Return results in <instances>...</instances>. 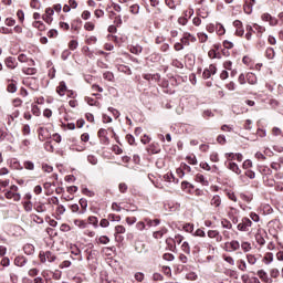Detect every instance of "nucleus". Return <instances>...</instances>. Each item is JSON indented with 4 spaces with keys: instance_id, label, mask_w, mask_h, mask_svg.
<instances>
[{
    "instance_id": "nucleus-18",
    "label": "nucleus",
    "mask_w": 283,
    "mask_h": 283,
    "mask_svg": "<svg viewBox=\"0 0 283 283\" xmlns=\"http://www.w3.org/2000/svg\"><path fill=\"white\" fill-rule=\"evenodd\" d=\"M247 81L250 85H255L258 83V76H255L253 73H248Z\"/></svg>"
},
{
    "instance_id": "nucleus-34",
    "label": "nucleus",
    "mask_w": 283,
    "mask_h": 283,
    "mask_svg": "<svg viewBox=\"0 0 283 283\" xmlns=\"http://www.w3.org/2000/svg\"><path fill=\"white\" fill-rule=\"evenodd\" d=\"M33 28H36L38 30H40V32H43V30H45V24H43V22L41 21H35L33 22Z\"/></svg>"
},
{
    "instance_id": "nucleus-41",
    "label": "nucleus",
    "mask_w": 283,
    "mask_h": 283,
    "mask_svg": "<svg viewBox=\"0 0 283 283\" xmlns=\"http://www.w3.org/2000/svg\"><path fill=\"white\" fill-rule=\"evenodd\" d=\"M263 261L265 262V264H271V262H273V253H266Z\"/></svg>"
},
{
    "instance_id": "nucleus-23",
    "label": "nucleus",
    "mask_w": 283,
    "mask_h": 283,
    "mask_svg": "<svg viewBox=\"0 0 283 283\" xmlns=\"http://www.w3.org/2000/svg\"><path fill=\"white\" fill-rule=\"evenodd\" d=\"M245 30H247L245 39H247V41H251V39L253 36V27L247 25Z\"/></svg>"
},
{
    "instance_id": "nucleus-21",
    "label": "nucleus",
    "mask_w": 283,
    "mask_h": 283,
    "mask_svg": "<svg viewBox=\"0 0 283 283\" xmlns=\"http://www.w3.org/2000/svg\"><path fill=\"white\" fill-rule=\"evenodd\" d=\"M165 233H167V229L163 228L161 230L154 232L153 237L155 238V240H160V238H163Z\"/></svg>"
},
{
    "instance_id": "nucleus-64",
    "label": "nucleus",
    "mask_w": 283,
    "mask_h": 283,
    "mask_svg": "<svg viewBox=\"0 0 283 283\" xmlns=\"http://www.w3.org/2000/svg\"><path fill=\"white\" fill-rule=\"evenodd\" d=\"M56 212H57L60 216H63V213H65V206H63V205L57 206Z\"/></svg>"
},
{
    "instance_id": "nucleus-8",
    "label": "nucleus",
    "mask_w": 283,
    "mask_h": 283,
    "mask_svg": "<svg viewBox=\"0 0 283 283\" xmlns=\"http://www.w3.org/2000/svg\"><path fill=\"white\" fill-rule=\"evenodd\" d=\"M18 61H19L20 63H27V65H28L29 67L34 66V60L29 59L28 55H25V54H23V53L18 56Z\"/></svg>"
},
{
    "instance_id": "nucleus-15",
    "label": "nucleus",
    "mask_w": 283,
    "mask_h": 283,
    "mask_svg": "<svg viewBox=\"0 0 283 283\" xmlns=\"http://www.w3.org/2000/svg\"><path fill=\"white\" fill-rule=\"evenodd\" d=\"M15 266H25L28 264V260L24 256H17L14 259Z\"/></svg>"
},
{
    "instance_id": "nucleus-26",
    "label": "nucleus",
    "mask_w": 283,
    "mask_h": 283,
    "mask_svg": "<svg viewBox=\"0 0 283 283\" xmlns=\"http://www.w3.org/2000/svg\"><path fill=\"white\" fill-rule=\"evenodd\" d=\"M266 59H275V50L273 48H268L265 51Z\"/></svg>"
},
{
    "instance_id": "nucleus-61",
    "label": "nucleus",
    "mask_w": 283,
    "mask_h": 283,
    "mask_svg": "<svg viewBox=\"0 0 283 283\" xmlns=\"http://www.w3.org/2000/svg\"><path fill=\"white\" fill-rule=\"evenodd\" d=\"M99 227H102L103 229H107V227H109V220L102 219L99 222Z\"/></svg>"
},
{
    "instance_id": "nucleus-40",
    "label": "nucleus",
    "mask_w": 283,
    "mask_h": 283,
    "mask_svg": "<svg viewBox=\"0 0 283 283\" xmlns=\"http://www.w3.org/2000/svg\"><path fill=\"white\" fill-rule=\"evenodd\" d=\"M198 39L200 43H207L209 35H207V33H198Z\"/></svg>"
},
{
    "instance_id": "nucleus-49",
    "label": "nucleus",
    "mask_w": 283,
    "mask_h": 283,
    "mask_svg": "<svg viewBox=\"0 0 283 283\" xmlns=\"http://www.w3.org/2000/svg\"><path fill=\"white\" fill-rule=\"evenodd\" d=\"M30 6L34 10H39V8H41V3L39 2V0H31Z\"/></svg>"
},
{
    "instance_id": "nucleus-6",
    "label": "nucleus",
    "mask_w": 283,
    "mask_h": 283,
    "mask_svg": "<svg viewBox=\"0 0 283 283\" xmlns=\"http://www.w3.org/2000/svg\"><path fill=\"white\" fill-rule=\"evenodd\" d=\"M233 25L235 27V35L237 36H244V27L242 25V21L235 20L233 22Z\"/></svg>"
},
{
    "instance_id": "nucleus-32",
    "label": "nucleus",
    "mask_w": 283,
    "mask_h": 283,
    "mask_svg": "<svg viewBox=\"0 0 283 283\" xmlns=\"http://www.w3.org/2000/svg\"><path fill=\"white\" fill-rule=\"evenodd\" d=\"M221 226L223 227V229H233V224L227 219L221 220Z\"/></svg>"
},
{
    "instance_id": "nucleus-22",
    "label": "nucleus",
    "mask_w": 283,
    "mask_h": 283,
    "mask_svg": "<svg viewBox=\"0 0 283 283\" xmlns=\"http://www.w3.org/2000/svg\"><path fill=\"white\" fill-rule=\"evenodd\" d=\"M145 222L147 227H158V224H160V221L158 219L151 220L149 218H146Z\"/></svg>"
},
{
    "instance_id": "nucleus-58",
    "label": "nucleus",
    "mask_w": 283,
    "mask_h": 283,
    "mask_svg": "<svg viewBox=\"0 0 283 283\" xmlns=\"http://www.w3.org/2000/svg\"><path fill=\"white\" fill-rule=\"evenodd\" d=\"M210 160H211L212 163H220V157H218V153H212V154L210 155Z\"/></svg>"
},
{
    "instance_id": "nucleus-53",
    "label": "nucleus",
    "mask_w": 283,
    "mask_h": 283,
    "mask_svg": "<svg viewBox=\"0 0 283 283\" xmlns=\"http://www.w3.org/2000/svg\"><path fill=\"white\" fill-rule=\"evenodd\" d=\"M135 280L137 282H143L145 280V274H143V272L135 273Z\"/></svg>"
},
{
    "instance_id": "nucleus-59",
    "label": "nucleus",
    "mask_w": 283,
    "mask_h": 283,
    "mask_svg": "<svg viewBox=\"0 0 283 283\" xmlns=\"http://www.w3.org/2000/svg\"><path fill=\"white\" fill-rule=\"evenodd\" d=\"M126 140L129 145H134L136 143V138H134V135H126Z\"/></svg>"
},
{
    "instance_id": "nucleus-5",
    "label": "nucleus",
    "mask_w": 283,
    "mask_h": 283,
    "mask_svg": "<svg viewBox=\"0 0 283 283\" xmlns=\"http://www.w3.org/2000/svg\"><path fill=\"white\" fill-rule=\"evenodd\" d=\"M180 41L182 45H189V43H196V36H193L191 33H184Z\"/></svg>"
},
{
    "instance_id": "nucleus-29",
    "label": "nucleus",
    "mask_w": 283,
    "mask_h": 283,
    "mask_svg": "<svg viewBox=\"0 0 283 283\" xmlns=\"http://www.w3.org/2000/svg\"><path fill=\"white\" fill-rule=\"evenodd\" d=\"M237 264H239L238 265V269H239V271H247V261L245 260H239V261H237Z\"/></svg>"
},
{
    "instance_id": "nucleus-44",
    "label": "nucleus",
    "mask_w": 283,
    "mask_h": 283,
    "mask_svg": "<svg viewBox=\"0 0 283 283\" xmlns=\"http://www.w3.org/2000/svg\"><path fill=\"white\" fill-rule=\"evenodd\" d=\"M108 220H111V222H120V216H116V214H108Z\"/></svg>"
},
{
    "instance_id": "nucleus-19",
    "label": "nucleus",
    "mask_w": 283,
    "mask_h": 283,
    "mask_svg": "<svg viewBox=\"0 0 283 283\" xmlns=\"http://www.w3.org/2000/svg\"><path fill=\"white\" fill-rule=\"evenodd\" d=\"M210 205L212 207H220V205H222V200L220 199V196H213L211 201H210Z\"/></svg>"
},
{
    "instance_id": "nucleus-4",
    "label": "nucleus",
    "mask_w": 283,
    "mask_h": 283,
    "mask_svg": "<svg viewBox=\"0 0 283 283\" xmlns=\"http://www.w3.org/2000/svg\"><path fill=\"white\" fill-rule=\"evenodd\" d=\"M218 72V69L216 65L211 64L208 69L203 70L202 77L203 78H211L216 73Z\"/></svg>"
},
{
    "instance_id": "nucleus-56",
    "label": "nucleus",
    "mask_w": 283,
    "mask_h": 283,
    "mask_svg": "<svg viewBox=\"0 0 283 283\" xmlns=\"http://www.w3.org/2000/svg\"><path fill=\"white\" fill-rule=\"evenodd\" d=\"M87 160H88V163H91V165H97V163H98V159L94 155H90L87 157Z\"/></svg>"
},
{
    "instance_id": "nucleus-54",
    "label": "nucleus",
    "mask_w": 283,
    "mask_h": 283,
    "mask_svg": "<svg viewBox=\"0 0 283 283\" xmlns=\"http://www.w3.org/2000/svg\"><path fill=\"white\" fill-rule=\"evenodd\" d=\"M23 207H24V211H32V201H24L23 203Z\"/></svg>"
},
{
    "instance_id": "nucleus-60",
    "label": "nucleus",
    "mask_w": 283,
    "mask_h": 283,
    "mask_svg": "<svg viewBox=\"0 0 283 283\" xmlns=\"http://www.w3.org/2000/svg\"><path fill=\"white\" fill-rule=\"evenodd\" d=\"M251 167H253V161H251V159L243 163V169H251Z\"/></svg>"
},
{
    "instance_id": "nucleus-46",
    "label": "nucleus",
    "mask_w": 283,
    "mask_h": 283,
    "mask_svg": "<svg viewBox=\"0 0 283 283\" xmlns=\"http://www.w3.org/2000/svg\"><path fill=\"white\" fill-rule=\"evenodd\" d=\"M103 76H104V78H105L106 81H114V73H112V72H109V71L105 72V73L103 74Z\"/></svg>"
},
{
    "instance_id": "nucleus-48",
    "label": "nucleus",
    "mask_w": 283,
    "mask_h": 283,
    "mask_svg": "<svg viewBox=\"0 0 283 283\" xmlns=\"http://www.w3.org/2000/svg\"><path fill=\"white\" fill-rule=\"evenodd\" d=\"M70 50L74 51L76 48H78V42L76 40H71L69 43Z\"/></svg>"
},
{
    "instance_id": "nucleus-3",
    "label": "nucleus",
    "mask_w": 283,
    "mask_h": 283,
    "mask_svg": "<svg viewBox=\"0 0 283 283\" xmlns=\"http://www.w3.org/2000/svg\"><path fill=\"white\" fill-rule=\"evenodd\" d=\"M240 249V242L239 241H230L224 243V251L228 253H233V251H238Z\"/></svg>"
},
{
    "instance_id": "nucleus-31",
    "label": "nucleus",
    "mask_w": 283,
    "mask_h": 283,
    "mask_svg": "<svg viewBox=\"0 0 283 283\" xmlns=\"http://www.w3.org/2000/svg\"><path fill=\"white\" fill-rule=\"evenodd\" d=\"M255 240L260 247H264L266 244V241L264 240V237H262L260 233L255 234Z\"/></svg>"
},
{
    "instance_id": "nucleus-55",
    "label": "nucleus",
    "mask_w": 283,
    "mask_h": 283,
    "mask_svg": "<svg viewBox=\"0 0 283 283\" xmlns=\"http://www.w3.org/2000/svg\"><path fill=\"white\" fill-rule=\"evenodd\" d=\"M163 258H164V260H166L167 262H174V260H175V256H174V254H171V253H165Z\"/></svg>"
},
{
    "instance_id": "nucleus-16",
    "label": "nucleus",
    "mask_w": 283,
    "mask_h": 283,
    "mask_svg": "<svg viewBox=\"0 0 283 283\" xmlns=\"http://www.w3.org/2000/svg\"><path fill=\"white\" fill-rule=\"evenodd\" d=\"M228 169H230V171H233L238 176H240V174H242V170H240V167L235 163H230L228 166Z\"/></svg>"
},
{
    "instance_id": "nucleus-38",
    "label": "nucleus",
    "mask_w": 283,
    "mask_h": 283,
    "mask_svg": "<svg viewBox=\"0 0 283 283\" xmlns=\"http://www.w3.org/2000/svg\"><path fill=\"white\" fill-rule=\"evenodd\" d=\"M245 258L248 260V263H250L252 265L255 264V262H258V259L253 254H247Z\"/></svg>"
},
{
    "instance_id": "nucleus-51",
    "label": "nucleus",
    "mask_w": 283,
    "mask_h": 283,
    "mask_svg": "<svg viewBox=\"0 0 283 283\" xmlns=\"http://www.w3.org/2000/svg\"><path fill=\"white\" fill-rule=\"evenodd\" d=\"M108 112H112V114H113V116H115V118L120 117V112H118V109H116L114 107H108Z\"/></svg>"
},
{
    "instance_id": "nucleus-17",
    "label": "nucleus",
    "mask_w": 283,
    "mask_h": 283,
    "mask_svg": "<svg viewBox=\"0 0 283 283\" xmlns=\"http://www.w3.org/2000/svg\"><path fill=\"white\" fill-rule=\"evenodd\" d=\"M23 74H27V76H33V74H36V69L31 66H24L22 69Z\"/></svg>"
},
{
    "instance_id": "nucleus-35",
    "label": "nucleus",
    "mask_w": 283,
    "mask_h": 283,
    "mask_svg": "<svg viewBox=\"0 0 283 283\" xmlns=\"http://www.w3.org/2000/svg\"><path fill=\"white\" fill-rule=\"evenodd\" d=\"M129 12H130L132 14H138V13L140 12V6H138V4H133V6H130Z\"/></svg>"
},
{
    "instance_id": "nucleus-24",
    "label": "nucleus",
    "mask_w": 283,
    "mask_h": 283,
    "mask_svg": "<svg viewBox=\"0 0 283 283\" xmlns=\"http://www.w3.org/2000/svg\"><path fill=\"white\" fill-rule=\"evenodd\" d=\"M97 136L99 138H104L106 140V143H109V138H107V129L105 128H101L97 133Z\"/></svg>"
},
{
    "instance_id": "nucleus-47",
    "label": "nucleus",
    "mask_w": 283,
    "mask_h": 283,
    "mask_svg": "<svg viewBox=\"0 0 283 283\" xmlns=\"http://www.w3.org/2000/svg\"><path fill=\"white\" fill-rule=\"evenodd\" d=\"M94 28H95V25H94L93 22H86V23L84 24V30H87L88 32L94 31Z\"/></svg>"
},
{
    "instance_id": "nucleus-39",
    "label": "nucleus",
    "mask_w": 283,
    "mask_h": 283,
    "mask_svg": "<svg viewBox=\"0 0 283 283\" xmlns=\"http://www.w3.org/2000/svg\"><path fill=\"white\" fill-rule=\"evenodd\" d=\"M98 243H99V244H109V237H107V235H101V237L98 238Z\"/></svg>"
},
{
    "instance_id": "nucleus-63",
    "label": "nucleus",
    "mask_w": 283,
    "mask_h": 283,
    "mask_svg": "<svg viewBox=\"0 0 283 283\" xmlns=\"http://www.w3.org/2000/svg\"><path fill=\"white\" fill-rule=\"evenodd\" d=\"M136 217H127L126 218V223L132 226V224H136Z\"/></svg>"
},
{
    "instance_id": "nucleus-11",
    "label": "nucleus",
    "mask_w": 283,
    "mask_h": 283,
    "mask_svg": "<svg viewBox=\"0 0 283 283\" xmlns=\"http://www.w3.org/2000/svg\"><path fill=\"white\" fill-rule=\"evenodd\" d=\"M56 92L59 95L65 96V92H67V85H65L64 81L60 82Z\"/></svg>"
},
{
    "instance_id": "nucleus-33",
    "label": "nucleus",
    "mask_w": 283,
    "mask_h": 283,
    "mask_svg": "<svg viewBox=\"0 0 283 283\" xmlns=\"http://www.w3.org/2000/svg\"><path fill=\"white\" fill-rule=\"evenodd\" d=\"M181 250L184 251V253H187V255H189V253H191V248L189 247V243L187 241H185L181 244Z\"/></svg>"
},
{
    "instance_id": "nucleus-37",
    "label": "nucleus",
    "mask_w": 283,
    "mask_h": 283,
    "mask_svg": "<svg viewBox=\"0 0 283 283\" xmlns=\"http://www.w3.org/2000/svg\"><path fill=\"white\" fill-rule=\"evenodd\" d=\"M125 231H126V229L124 226H116L115 227V238H116V235L125 233Z\"/></svg>"
},
{
    "instance_id": "nucleus-2",
    "label": "nucleus",
    "mask_w": 283,
    "mask_h": 283,
    "mask_svg": "<svg viewBox=\"0 0 283 283\" xmlns=\"http://www.w3.org/2000/svg\"><path fill=\"white\" fill-rule=\"evenodd\" d=\"M39 258L42 263L54 262L56 260V255H54V253L50 251H46V252L41 251L39 254Z\"/></svg>"
},
{
    "instance_id": "nucleus-45",
    "label": "nucleus",
    "mask_w": 283,
    "mask_h": 283,
    "mask_svg": "<svg viewBox=\"0 0 283 283\" xmlns=\"http://www.w3.org/2000/svg\"><path fill=\"white\" fill-rule=\"evenodd\" d=\"M31 112L33 116H41V109H39V106L32 105Z\"/></svg>"
},
{
    "instance_id": "nucleus-9",
    "label": "nucleus",
    "mask_w": 283,
    "mask_h": 283,
    "mask_svg": "<svg viewBox=\"0 0 283 283\" xmlns=\"http://www.w3.org/2000/svg\"><path fill=\"white\" fill-rule=\"evenodd\" d=\"M208 238H211L217 241V242H222V235L220 234V231L218 230H209L208 231Z\"/></svg>"
},
{
    "instance_id": "nucleus-13",
    "label": "nucleus",
    "mask_w": 283,
    "mask_h": 283,
    "mask_svg": "<svg viewBox=\"0 0 283 283\" xmlns=\"http://www.w3.org/2000/svg\"><path fill=\"white\" fill-rule=\"evenodd\" d=\"M196 181L200 182V185H202L203 187H209V181L206 180L205 175H202V174L196 175Z\"/></svg>"
},
{
    "instance_id": "nucleus-57",
    "label": "nucleus",
    "mask_w": 283,
    "mask_h": 283,
    "mask_svg": "<svg viewBox=\"0 0 283 283\" xmlns=\"http://www.w3.org/2000/svg\"><path fill=\"white\" fill-rule=\"evenodd\" d=\"M32 220H33V222H36V224H43V218H41L36 214L32 216Z\"/></svg>"
},
{
    "instance_id": "nucleus-52",
    "label": "nucleus",
    "mask_w": 283,
    "mask_h": 283,
    "mask_svg": "<svg viewBox=\"0 0 283 283\" xmlns=\"http://www.w3.org/2000/svg\"><path fill=\"white\" fill-rule=\"evenodd\" d=\"M187 160H188L189 165H198V159H196L195 155L188 156Z\"/></svg>"
},
{
    "instance_id": "nucleus-14",
    "label": "nucleus",
    "mask_w": 283,
    "mask_h": 283,
    "mask_svg": "<svg viewBox=\"0 0 283 283\" xmlns=\"http://www.w3.org/2000/svg\"><path fill=\"white\" fill-rule=\"evenodd\" d=\"M80 206H81V210L78 212L80 216H83L85 213V211H87V199H80Z\"/></svg>"
},
{
    "instance_id": "nucleus-25",
    "label": "nucleus",
    "mask_w": 283,
    "mask_h": 283,
    "mask_svg": "<svg viewBox=\"0 0 283 283\" xmlns=\"http://www.w3.org/2000/svg\"><path fill=\"white\" fill-rule=\"evenodd\" d=\"M88 224H93L94 229H98V218L94 216L88 217Z\"/></svg>"
},
{
    "instance_id": "nucleus-12",
    "label": "nucleus",
    "mask_w": 283,
    "mask_h": 283,
    "mask_svg": "<svg viewBox=\"0 0 283 283\" xmlns=\"http://www.w3.org/2000/svg\"><path fill=\"white\" fill-rule=\"evenodd\" d=\"M182 240H185V237L178 234L175 237V240L169 238L166 240V243L167 244H171V242H174L175 244H182Z\"/></svg>"
},
{
    "instance_id": "nucleus-20",
    "label": "nucleus",
    "mask_w": 283,
    "mask_h": 283,
    "mask_svg": "<svg viewBox=\"0 0 283 283\" xmlns=\"http://www.w3.org/2000/svg\"><path fill=\"white\" fill-rule=\"evenodd\" d=\"M74 224L78 227V229H87V222H85V220L75 219Z\"/></svg>"
},
{
    "instance_id": "nucleus-28",
    "label": "nucleus",
    "mask_w": 283,
    "mask_h": 283,
    "mask_svg": "<svg viewBox=\"0 0 283 283\" xmlns=\"http://www.w3.org/2000/svg\"><path fill=\"white\" fill-rule=\"evenodd\" d=\"M7 91L10 92V94H14V92H17V83L11 81L7 86Z\"/></svg>"
},
{
    "instance_id": "nucleus-62",
    "label": "nucleus",
    "mask_w": 283,
    "mask_h": 283,
    "mask_svg": "<svg viewBox=\"0 0 283 283\" xmlns=\"http://www.w3.org/2000/svg\"><path fill=\"white\" fill-rule=\"evenodd\" d=\"M149 150L151 154H160V148L156 147V145H150Z\"/></svg>"
},
{
    "instance_id": "nucleus-1",
    "label": "nucleus",
    "mask_w": 283,
    "mask_h": 283,
    "mask_svg": "<svg viewBox=\"0 0 283 283\" xmlns=\"http://www.w3.org/2000/svg\"><path fill=\"white\" fill-rule=\"evenodd\" d=\"M253 226V221L251 219L243 217L240 223L237 226L238 231H250L251 227Z\"/></svg>"
},
{
    "instance_id": "nucleus-30",
    "label": "nucleus",
    "mask_w": 283,
    "mask_h": 283,
    "mask_svg": "<svg viewBox=\"0 0 283 283\" xmlns=\"http://www.w3.org/2000/svg\"><path fill=\"white\" fill-rule=\"evenodd\" d=\"M130 52L132 54H140L143 52V48L139 44L130 46Z\"/></svg>"
},
{
    "instance_id": "nucleus-50",
    "label": "nucleus",
    "mask_w": 283,
    "mask_h": 283,
    "mask_svg": "<svg viewBox=\"0 0 283 283\" xmlns=\"http://www.w3.org/2000/svg\"><path fill=\"white\" fill-rule=\"evenodd\" d=\"M82 193H84V196H88V198H94V196H95L94 191H92V190H90L87 188H84L82 190Z\"/></svg>"
},
{
    "instance_id": "nucleus-7",
    "label": "nucleus",
    "mask_w": 283,
    "mask_h": 283,
    "mask_svg": "<svg viewBox=\"0 0 283 283\" xmlns=\"http://www.w3.org/2000/svg\"><path fill=\"white\" fill-rule=\"evenodd\" d=\"M54 15V9L52 8H46L45 10V14L42 17L43 21H45V23H52L53 19L52 17Z\"/></svg>"
},
{
    "instance_id": "nucleus-36",
    "label": "nucleus",
    "mask_w": 283,
    "mask_h": 283,
    "mask_svg": "<svg viewBox=\"0 0 283 283\" xmlns=\"http://www.w3.org/2000/svg\"><path fill=\"white\" fill-rule=\"evenodd\" d=\"M241 249H242V251H244V253H249V251H251V243H249V242H242L241 243Z\"/></svg>"
},
{
    "instance_id": "nucleus-42",
    "label": "nucleus",
    "mask_w": 283,
    "mask_h": 283,
    "mask_svg": "<svg viewBox=\"0 0 283 283\" xmlns=\"http://www.w3.org/2000/svg\"><path fill=\"white\" fill-rule=\"evenodd\" d=\"M224 32H227V30H224V25H222L221 23L217 24V34H219V36H222Z\"/></svg>"
},
{
    "instance_id": "nucleus-43",
    "label": "nucleus",
    "mask_w": 283,
    "mask_h": 283,
    "mask_svg": "<svg viewBox=\"0 0 283 283\" xmlns=\"http://www.w3.org/2000/svg\"><path fill=\"white\" fill-rule=\"evenodd\" d=\"M24 169H28L29 171H34V163L24 161Z\"/></svg>"
},
{
    "instance_id": "nucleus-10",
    "label": "nucleus",
    "mask_w": 283,
    "mask_h": 283,
    "mask_svg": "<svg viewBox=\"0 0 283 283\" xmlns=\"http://www.w3.org/2000/svg\"><path fill=\"white\" fill-rule=\"evenodd\" d=\"M6 65L9 70H14L19 63L17 62L15 57L9 56L6 59Z\"/></svg>"
},
{
    "instance_id": "nucleus-27",
    "label": "nucleus",
    "mask_w": 283,
    "mask_h": 283,
    "mask_svg": "<svg viewBox=\"0 0 283 283\" xmlns=\"http://www.w3.org/2000/svg\"><path fill=\"white\" fill-rule=\"evenodd\" d=\"M154 17H155V19H165L166 14H165V11H163V9L158 8L154 12Z\"/></svg>"
}]
</instances>
